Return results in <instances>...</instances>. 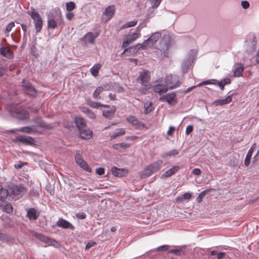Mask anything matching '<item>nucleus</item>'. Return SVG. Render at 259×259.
Segmentation results:
<instances>
[{
  "label": "nucleus",
  "instance_id": "nucleus-1",
  "mask_svg": "<svg viewBox=\"0 0 259 259\" xmlns=\"http://www.w3.org/2000/svg\"><path fill=\"white\" fill-rule=\"evenodd\" d=\"M33 20L36 33L41 31L43 25V20L39 13L33 8L30 7V10L27 12Z\"/></svg>",
  "mask_w": 259,
  "mask_h": 259
},
{
  "label": "nucleus",
  "instance_id": "nucleus-2",
  "mask_svg": "<svg viewBox=\"0 0 259 259\" xmlns=\"http://www.w3.org/2000/svg\"><path fill=\"white\" fill-rule=\"evenodd\" d=\"M161 36V34L159 32H156L153 33L149 38L145 40L142 44H139L136 46V49L139 50L142 49L145 50L148 48L151 47L154 44L158 41Z\"/></svg>",
  "mask_w": 259,
  "mask_h": 259
},
{
  "label": "nucleus",
  "instance_id": "nucleus-3",
  "mask_svg": "<svg viewBox=\"0 0 259 259\" xmlns=\"http://www.w3.org/2000/svg\"><path fill=\"white\" fill-rule=\"evenodd\" d=\"M10 112L13 116L21 120L26 119L29 117L28 112L21 106L16 105L12 107Z\"/></svg>",
  "mask_w": 259,
  "mask_h": 259
},
{
  "label": "nucleus",
  "instance_id": "nucleus-4",
  "mask_svg": "<svg viewBox=\"0 0 259 259\" xmlns=\"http://www.w3.org/2000/svg\"><path fill=\"white\" fill-rule=\"evenodd\" d=\"M256 36L253 33L248 34L246 37V40L244 41V47L245 51L248 53H252L255 50L256 45Z\"/></svg>",
  "mask_w": 259,
  "mask_h": 259
},
{
  "label": "nucleus",
  "instance_id": "nucleus-5",
  "mask_svg": "<svg viewBox=\"0 0 259 259\" xmlns=\"http://www.w3.org/2000/svg\"><path fill=\"white\" fill-rule=\"evenodd\" d=\"M150 72L148 70H143L139 72L137 81L140 82L141 85L145 89L147 90L150 88Z\"/></svg>",
  "mask_w": 259,
  "mask_h": 259
},
{
  "label": "nucleus",
  "instance_id": "nucleus-6",
  "mask_svg": "<svg viewBox=\"0 0 259 259\" xmlns=\"http://www.w3.org/2000/svg\"><path fill=\"white\" fill-rule=\"evenodd\" d=\"M64 25L63 19L61 15L48 16V28L54 29Z\"/></svg>",
  "mask_w": 259,
  "mask_h": 259
},
{
  "label": "nucleus",
  "instance_id": "nucleus-7",
  "mask_svg": "<svg viewBox=\"0 0 259 259\" xmlns=\"http://www.w3.org/2000/svg\"><path fill=\"white\" fill-rule=\"evenodd\" d=\"M165 84L168 86V88L169 90L175 89L181 84L179 78L177 75H168L164 79Z\"/></svg>",
  "mask_w": 259,
  "mask_h": 259
},
{
  "label": "nucleus",
  "instance_id": "nucleus-8",
  "mask_svg": "<svg viewBox=\"0 0 259 259\" xmlns=\"http://www.w3.org/2000/svg\"><path fill=\"white\" fill-rule=\"evenodd\" d=\"M75 159L77 165H79L82 169H83L84 170L89 172H91L92 171L91 168L82 158L80 151H78L76 152Z\"/></svg>",
  "mask_w": 259,
  "mask_h": 259
},
{
  "label": "nucleus",
  "instance_id": "nucleus-9",
  "mask_svg": "<svg viewBox=\"0 0 259 259\" xmlns=\"http://www.w3.org/2000/svg\"><path fill=\"white\" fill-rule=\"evenodd\" d=\"M161 79L156 80L155 81L156 84L154 85L152 87L153 91L158 93L159 95L166 93L169 89L167 85L165 84H161Z\"/></svg>",
  "mask_w": 259,
  "mask_h": 259
},
{
  "label": "nucleus",
  "instance_id": "nucleus-10",
  "mask_svg": "<svg viewBox=\"0 0 259 259\" xmlns=\"http://www.w3.org/2000/svg\"><path fill=\"white\" fill-rule=\"evenodd\" d=\"M159 100L162 102L166 101L170 105H174L178 102L176 94L174 92L161 96L160 97Z\"/></svg>",
  "mask_w": 259,
  "mask_h": 259
},
{
  "label": "nucleus",
  "instance_id": "nucleus-11",
  "mask_svg": "<svg viewBox=\"0 0 259 259\" xmlns=\"http://www.w3.org/2000/svg\"><path fill=\"white\" fill-rule=\"evenodd\" d=\"M126 121L138 130H142L146 127L145 124L135 116H129L126 118Z\"/></svg>",
  "mask_w": 259,
  "mask_h": 259
},
{
  "label": "nucleus",
  "instance_id": "nucleus-12",
  "mask_svg": "<svg viewBox=\"0 0 259 259\" xmlns=\"http://www.w3.org/2000/svg\"><path fill=\"white\" fill-rule=\"evenodd\" d=\"M99 34V33L98 32H96L95 34L92 32H88L82 37L81 40L85 43L94 44L95 40Z\"/></svg>",
  "mask_w": 259,
  "mask_h": 259
},
{
  "label": "nucleus",
  "instance_id": "nucleus-13",
  "mask_svg": "<svg viewBox=\"0 0 259 259\" xmlns=\"http://www.w3.org/2000/svg\"><path fill=\"white\" fill-rule=\"evenodd\" d=\"M140 34L134 32L127 35L125 40L123 42L122 47L126 48L128 46L139 37Z\"/></svg>",
  "mask_w": 259,
  "mask_h": 259
},
{
  "label": "nucleus",
  "instance_id": "nucleus-14",
  "mask_svg": "<svg viewBox=\"0 0 259 259\" xmlns=\"http://www.w3.org/2000/svg\"><path fill=\"white\" fill-rule=\"evenodd\" d=\"M22 87L25 93L31 96H35L36 95V91L35 89L30 84V83L26 80H23L22 82Z\"/></svg>",
  "mask_w": 259,
  "mask_h": 259
},
{
  "label": "nucleus",
  "instance_id": "nucleus-15",
  "mask_svg": "<svg viewBox=\"0 0 259 259\" xmlns=\"http://www.w3.org/2000/svg\"><path fill=\"white\" fill-rule=\"evenodd\" d=\"M57 226L63 228V229H70L71 230L74 229V227L70 224L68 221L62 219H59L56 222Z\"/></svg>",
  "mask_w": 259,
  "mask_h": 259
},
{
  "label": "nucleus",
  "instance_id": "nucleus-16",
  "mask_svg": "<svg viewBox=\"0 0 259 259\" xmlns=\"http://www.w3.org/2000/svg\"><path fill=\"white\" fill-rule=\"evenodd\" d=\"M113 175L115 177H122L126 176L128 171L124 169L118 168L115 166L113 167L111 169Z\"/></svg>",
  "mask_w": 259,
  "mask_h": 259
},
{
  "label": "nucleus",
  "instance_id": "nucleus-17",
  "mask_svg": "<svg viewBox=\"0 0 259 259\" xmlns=\"http://www.w3.org/2000/svg\"><path fill=\"white\" fill-rule=\"evenodd\" d=\"M0 54L8 59H12L14 58V53L9 48H1L0 49Z\"/></svg>",
  "mask_w": 259,
  "mask_h": 259
},
{
  "label": "nucleus",
  "instance_id": "nucleus-18",
  "mask_svg": "<svg viewBox=\"0 0 259 259\" xmlns=\"http://www.w3.org/2000/svg\"><path fill=\"white\" fill-rule=\"evenodd\" d=\"M17 139L19 142L27 145H32L35 142L33 138L26 136H19L17 137Z\"/></svg>",
  "mask_w": 259,
  "mask_h": 259
},
{
  "label": "nucleus",
  "instance_id": "nucleus-19",
  "mask_svg": "<svg viewBox=\"0 0 259 259\" xmlns=\"http://www.w3.org/2000/svg\"><path fill=\"white\" fill-rule=\"evenodd\" d=\"M79 131L80 137L82 139H90L92 137V131L89 129L81 128Z\"/></svg>",
  "mask_w": 259,
  "mask_h": 259
},
{
  "label": "nucleus",
  "instance_id": "nucleus-20",
  "mask_svg": "<svg viewBox=\"0 0 259 259\" xmlns=\"http://www.w3.org/2000/svg\"><path fill=\"white\" fill-rule=\"evenodd\" d=\"M255 145H256L255 143L253 144V145L251 146L250 148L249 149V150L246 155L245 160H244V165L246 166H248L250 163L251 156L252 155V153L255 149Z\"/></svg>",
  "mask_w": 259,
  "mask_h": 259
},
{
  "label": "nucleus",
  "instance_id": "nucleus-21",
  "mask_svg": "<svg viewBox=\"0 0 259 259\" xmlns=\"http://www.w3.org/2000/svg\"><path fill=\"white\" fill-rule=\"evenodd\" d=\"M232 95H229L224 99L217 100L213 102V104L215 106H222L227 104L232 101Z\"/></svg>",
  "mask_w": 259,
  "mask_h": 259
},
{
  "label": "nucleus",
  "instance_id": "nucleus-22",
  "mask_svg": "<svg viewBox=\"0 0 259 259\" xmlns=\"http://www.w3.org/2000/svg\"><path fill=\"white\" fill-rule=\"evenodd\" d=\"M74 121L78 130L84 128L86 126L85 120L81 117H75Z\"/></svg>",
  "mask_w": 259,
  "mask_h": 259
},
{
  "label": "nucleus",
  "instance_id": "nucleus-23",
  "mask_svg": "<svg viewBox=\"0 0 259 259\" xmlns=\"http://www.w3.org/2000/svg\"><path fill=\"white\" fill-rule=\"evenodd\" d=\"M12 192L15 195L20 194L26 191V188L22 185H14L12 187Z\"/></svg>",
  "mask_w": 259,
  "mask_h": 259
},
{
  "label": "nucleus",
  "instance_id": "nucleus-24",
  "mask_svg": "<svg viewBox=\"0 0 259 259\" xmlns=\"http://www.w3.org/2000/svg\"><path fill=\"white\" fill-rule=\"evenodd\" d=\"M39 214L36 213V210L33 208H29L27 210V217L30 220H36L37 219Z\"/></svg>",
  "mask_w": 259,
  "mask_h": 259
},
{
  "label": "nucleus",
  "instance_id": "nucleus-25",
  "mask_svg": "<svg viewBox=\"0 0 259 259\" xmlns=\"http://www.w3.org/2000/svg\"><path fill=\"white\" fill-rule=\"evenodd\" d=\"M163 164V161L161 160H158L154 163L149 165L153 172H155L160 169Z\"/></svg>",
  "mask_w": 259,
  "mask_h": 259
},
{
  "label": "nucleus",
  "instance_id": "nucleus-26",
  "mask_svg": "<svg viewBox=\"0 0 259 259\" xmlns=\"http://www.w3.org/2000/svg\"><path fill=\"white\" fill-rule=\"evenodd\" d=\"M153 172L149 165L145 167L142 172L140 173V178L141 179L145 178L151 176Z\"/></svg>",
  "mask_w": 259,
  "mask_h": 259
},
{
  "label": "nucleus",
  "instance_id": "nucleus-27",
  "mask_svg": "<svg viewBox=\"0 0 259 259\" xmlns=\"http://www.w3.org/2000/svg\"><path fill=\"white\" fill-rule=\"evenodd\" d=\"M180 167L178 166H175L172 168L166 170L164 174L162 175L164 177H168L174 175L176 172L178 171Z\"/></svg>",
  "mask_w": 259,
  "mask_h": 259
},
{
  "label": "nucleus",
  "instance_id": "nucleus-28",
  "mask_svg": "<svg viewBox=\"0 0 259 259\" xmlns=\"http://www.w3.org/2000/svg\"><path fill=\"white\" fill-rule=\"evenodd\" d=\"M243 70L244 68L241 64H237L236 66V68L233 72L234 75L236 77H239L242 76Z\"/></svg>",
  "mask_w": 259,
  "mask_h": 259
},
{
  "label": "nucleus",
  "instance_id": "nucleus-29",
  "mask_svg": "<svg viewBox=\"0 0 259 259\" xmlns=\"http://www.w3.org/2000/svg\"><path fill=\"white\" fill-rule=\"evenodd\" d=\"M101 66L102 65L100 63H98L94 65L90 69V72L92 75L95 77L97 76Z\"/></svg>",
  "mask_w": 259,
  "mask_h": 259
},
{
  "label": "nucleus",
  "instance_id": "nucleus-30",
  "mask_svg": "<svg viewBox=\"0 0 259 259\" xmlns=\"http://www.w3.org/2000/svg\"><path fill=\"white\" fill-rule=\"evenodd\" d=\"M115 7L114 6H110L107 7L104 13V14L106 15L107 16L109 17V19L111 18L114 14L115 12Z\"/></svg>",
  "mask_w": 259,
  "mask_h": 259
},
{
  "label": "nucleus",
  "instance_id": "nucleus-31",
  "mask_svg": "<svg viewBox=\"0 0 259 259\" xmlns=\"http://www.w3.org/2000/svg\"><path fill=\"white\" fill-rule=\"evenodd\" d=\"M130 147V144L125 143H121L115 144L113 145V148L114 149L120 150L121 149H126Z\"/></svg>",
  "mask_w": 259,
  "mask_h": 259
},
{
  "label": "nucleus",
  "instance_id": "nucleus-32",
  "mask_svg": "<svg viewBox=\"0 0 259 259\" xmlns=\"http://www.w3.org/2000/svg\"><path fill=\"white\" fill-rule=\"evenodd\" d=\"M102 115L107 118L111 119L114 116V111L111 109L108 110H104L102 111Z\"/></svg>",
  "mask_w": 259,
  "mask_h": 259
},
{
  "label": "nucleus",
  "instance_id": "nucleus-33",
  "mask_svg": "<svg viewBox=\"0 0 259 259\" xmlns=\"http://www.w3.org/2000/svg\"><path fill=\"white\" fill-rule=\"evenodd\" d=\"M231 83V80L230 79L228 78H224L222 80H221L220 81L218 82V85L219 86V87L221 88L222 90H223L224 89V86L226 84H229Z\"/></svg>",
  "mask_w": 259,
  "mask_h": 259
},
{
  "label": "nucleus",
  "instance_id": "nucleus-34",
  "mask_svg": "<svg viewBox=\"0 0 259 259\" xmlns=\"http://www.w3.org/2000/svg\"><path fill=\"white\" fill-rule=\"evenodd\" d=\"M8 196V190L0 185V200L5 199Z\"/></svg>",
  "mask_w": 259,
  "mask_h": 259
},
{
  "label": "nucleus",
  "instance_id": "nucleus-35",
  "mask_svg": "<svg viewBox=\"0 0 259 259\" xmlns=\"http://www.w3.org/2000/svg\"><path fill=\"white\" fill-rule=\"evenodd\" d=\"M90 107L94 108H98L100 107H108L109 108V105H103L98 102H95L93 101H90L88 104Z\"/></svg>",
  "mask_w": 259,
  "mask_h": 259
},
{
  "label": "nucleus",
  "instance_id": "nucleus-36",
  "mask_svg": "<svg viewBox=\"0 0 259 259\" xmlns=\"http://www.w3.org/2000/svg\"><path fill=\"white\" fill-rule=\"evenodd\" d=\"M144 113L147 114L150 113L153 110L152 102L146 103L144 104Z\"/></svg>",
  "mask_w": 259,
  "mask_h": 259
},
{
  "label": "nucleus",
  "instance_id": "nucleus-37",
  "mask_svg": "<svg viewBox=\"0 0 259 259\" xmlns=\"http://www.w3.org/2000/svg\"><path fill=\"white\" fill-rule=\"evenodd\" d=\"M49 246H53L55 247H58L60 246L59 243L56 241L55 239H52V238H48V240L47 242L46 243Z\"/></svg>",
  "mask_w": 259,
  "mask_h": 259
},
{
  "label": "nucleus",
  "instance_id": "nucleus-38",
  "mask_svg": "<svg viewBox=\"0 0 259 259\" xmlns=\"http://www.w3.org/2000/svg\"><path fill=\"white\" fill-rule=\"evenodd\" d=\"M125 133V130L124 128H120L118 130V131L115 133H114L111 137V139H114L116 138L122 136L124 135Z\"/></svg>",
  "mask_w": 259,
  "mask_h": 259
},
{
  "label": "nucleus",
  "instance_id": "nucleus-39",
  "mask_svg": "<svg viewBox=\"0 0 259 259\" xmlns=\"http://www.w3.org/2000/svg\"><path fill=\"white\" fill-rule=\"evenodd\" d=\"M3 210L4 211L10 213L13 212V207L10 203L5 202L4 203Z\"/></svg>",
  "mask_w": 259,
  "mask_h": 259
},
{
  "label": "nucleus",
  "instance_id": "nucleus-40",
  "mask_svg": "<svg viewBox=\"0 0 259 259\" xmlns=\"http://www.w3.org/2000/svg\"><path fill=\"white\" fill-rule=\"evenodd\" d=\"M104 90V88L102 87H98L96 90L95 91L94 93H93V97L95 99H100L101 98L99 97V94L103 92Z\"/></svg>",
  "mask_w": 259,
  "mask_h": 259
},
{
  "label": "nucleus",
  "instance_id": "nucleus-41",
  "mask_svg": "<svg viewBox=\"0 0 259 259\" xmlns=\"http://www.w3.org/2000/svg\"><path fill=\"white\" fill-rule=\"evenodd\" d=\"M76 7L75 4L73 2H68L66 4V10L68 12L73 11Z\"/></svg>",
  "mask_w": 259,
  "mask_h": 259
},
{
  "label": "nucleus",
  "instance_id": "nucleus-42",
  "mask_svg": "<svg viewBox=\"0 0 259 259\" xmlns=\"http://www.w3.org/2000/svg\"><path fill=\"white\" fill-rule=\"evenodd\" d=\"M138 22L137 20H134L130 22H128L127 23L124 24L121 27V29H125L131 27L135 26L137 25Z\"/></svg>",
  "mask_w": 259,
  "mask_h": 259
},
{
  "label": "nucleus",
  "instance_id": "nucleus-43",
  "mask_svg": "<svg viewBox=\"0 0 259 259\" xmlns=\"http://www.w3.org/2000/svg\"><path fill=\"white\" fill-rule=\"evenodd\" d=\"M17 131L18 132H22V133L30 134L32 132V129L31 127L25 126V127H23L19 130H17Z\"/></svg>",
  "mask_w": 259,
  "mask_h": 259
},
{
  "label": "nucleus",
  "instance_id": "nucleus-44",
  "mask_svg": "<svg viewBox=\"0 0 259 259\" xmlns=\"http://www.w3.org/2000/svg\"><path fill=\"white\" fill-rule=\"evenodd\" d=\"M36 237L40 241L44 242L45 243H47V242L49 238V237H48L47 236L41 234H36Z\"/></svg>",
  "mask_w": 259,
  "mask_h": 259
},
{
  "label": "nucleus",
  "instance_id": "nucleus-45",
  "mask_svg": "<svg viewBox=\"0 0 259 259\" xmlns=\"http://www.w3.org/2000/svg\"><path fill=\"white\" fill-rule=\"evenodd\" d=\"M209 191L208 190H204L203 191H202V192H201L199 195L198 196V197H197L196 198V201L198 202V203H200L202 201L204 196L205 195V194H206L207 192H208Z\"/></svg>",
  "mask_w": 259,
  "mask_h": 259
},
{
  "label": "nucleus",
  "instance_id": "nucleus-46",
  "mask_svg": "<svg viewBox=\"0 0 259 259\" xmlns=\"http://www.w3.org/2000/svg\"><path fill=\"white\" fill-rule=\"evenodd\" d=\"M15 26V23L13 22L10 23L6 27V29L5 30V34H7L8 35L9 33L11 31L13 27Z\"/></svg>",
  "mask_w": 259,
  "mask_h": 259
},
{
  "label": "nucleus",
  "instance_id": "nucleus-47",
  "mask_svg": "<svg viewBox=\"0 0 259 259\" xmlns=\"http://www.w3.org/2000/svg\"><path fill=\"white\" fill-rule=\"evenodd\" d=\"M162 0H151L153 8H157L161 2Z\"/></svg>",
  "mask_w": 259,
  "mask_h": 259
},
{
  "label": "nucleus",
  "instance_id": "nucleus-48",
  "mask_svg": "<svg viewBox=\"0 0 259 259\" xmlns=\"http://www.w3.org/2000/svg\"><path fill=\"white\" fill-rule=\"evenodd\" d=\"M169 248L168 245H163L159 246L157 248V250L158 251H166Z\"/></svg>",
  "mask_w": 259,
  "mask_h": 259
},
{
  "label": "nucleus",
  "instance_id": "nucleus-49",
  "mask_svg": "<svg viewBox=\"0 0 259 259\" xmlns=\"http://www.w3.org/2000/svg\"><path fill=\"white\" fill-rule=\"evenodd\" d=\"M96 173L100 176L105 174V169L103 167L98 168L96 169Z\"/></svg>",
  "mask_w": 259,
  "mask_h": 259
},
{
  "label": "nucleus",
  "instance_id": "nucleus-50",
  "mask_svg": "<svg viewBox=\"0 0 259 259\" xmlns=\"http://www.w3.org/2000/svg\"><path fill=\"white\" fill-rule=\"evenodd\" d=\"M193 130V126L191 125L187 126L186 129V135H189Z\"/></svg>",
  "mask_w": 259,
  "mask_h": 259
},
{
  "label": "nucleus",
  "instance_id": "nucleus-51",
  "mask_svg": "<svg viewBox=\"0 0 259 259\" xmlns=\"http://www.w3.org/2000/svg\"><path fill=\"white\" fill-rule=\"evenodd\" d=\"M76 217L79 219H84L86 218V214L84 212H79L76 214Z\"/></svg>",
  "mask_w": 259,
  "mask_h": 259
},
{
  "label": "nucleus",
  "instance_id": "nucleus-52",
  "mask_svg": "<svg viewBox=\"0 0 259 259\" xmlns=\"http://www.w3.org/2000/svg\"><path fill=\"white\" fill-rule=\"evenodd\" d=\"M74 14L72 12H69L66 14V19L69 21L71 20L74 17Z\"/></svg>",
  "mask_w": 259,
  "mask_h": 259
},
{
  "label": "nucleus",
  "instance_id": "nucleus-53",
  "mask_svg": "<svg viewBox=\"0 0 259 259\" xmlns=\"http://www.w3.org/2000/svg\"><path fill=\"white\" fill-rule=\"evenodd\" d=\"M192 197V194L190 193H185L183 195V199L189 200Z\"/></svg>",
  "mask_w": 259,
  "mask_h": 259
},
{
  "label": "nucleus",
  "instance_id": "nucleus-54",
  "mask_svg": "<svg viewBox=\"0 0 259 259\" xmlns=\"http://www.w3.org/2000/svg\"><path fill=\"white\" fill-rule=\"evenodd\" d=\"M201 170L198 168H195L192 171V173L195 176H199L201 174Z\"/></svg>",
  "mask_w": 259,
  "mask_h": 259
},
{
  "label": "nucleus",
  "instance_id": "nucleus-55",
  "mask_svg": "<svg viewBox=\"0 0 259 259\" xmlns=\"http://www.w3.org/2000/svg\"><path fill=\"white\" fill-rule=\"evenodd\" d=\"M216 80L214 79L213 80H207L204 81L202 84H216Z\"/></svg>",
  "mask_w": 259,
  "mask_h": 259
},
{
  "label": "nucleus",
  "instance_id": "nucleus-56",
  "mask_svg": "<svg viewBox=\"0 0 259 259\" xmlns=\"http://www.w3.org/2000/svg\"><path fill=\"white\" fill-rule=\"evenodd\" d=\"M178 154V152L176 150H172L171 151H170L169 152H168L166 155L171 156H175Z\"/></svg>",
  "mask_w": 259,
  "mask_h": 259
},
{
  "label": "nucleus",
  "instance_id": "nucleus-57",
  "mask_svg": "<svg viewBox=\"0 0 259 259\" xmlns=\"http://www.w3.org/2000/svg\"><path fill=\"white\" fill-rule=\"evenodd\" d=\"M175 130V128L173 126L169 127L167 132V134L169 136H172L174 134V132Z\"/></svg>",
  "mask_w": 259,
  "mask_h": 259
},
{
  "label": "nucleus",
  "instance_id": "nucleus-58",
  "mask_svg": "<svg viewBox=\"0 0 259 259\" xmlns=\"http://www.w3.org/2000/svg\"><path fill=\"white\" fill-rule=\"evenodd\" d=\"M226 254V253L224 252H219L217 254V258L218 259H222L225 257Z\"/></svg>",
  "mask_w": 259,
  "mask_h": 259
},
{
  "label": "nucleus",
  "instance_id": "nucleus-59",
  "mask_svg": "<svg viewBox=\"0 0 259 259\" xmlns=\"http://www.w3.org/2000/svg\"><path fill=\"white\" fill-rule=\"evenodd\" d=\"M241 5L244 9H247L249 7V3L247 1H242Z\"/></svg>",
  "mask_w": 259,
  "mask_h": 259
},
{
  "label": "nucleus",
  "instance_id": "nucleus-60",
  "mask_svg": "<svg viewBox=\"0 0 259 259\" xmlns=\"http://www.w3.org/2000/svg\"><path fill=\"white\" fill-rule=\"evenodd\" d=\"M21 26L22 29L24 32V34H25L26 32L27 31V26L24 24H21Z\"/></svg>",
  "mask_w": 259,
  "mask_h": 259
},
{
  "label": "nucleus",
  "instance_id": "nucleus-61",
  "mask_svg": "<svg viewBox=\"0 0 259 259\" xmlns=\"http://www.w3.org/2000/svg\"><path fill=\"white\" fill-rule=\"evenodd\" d=\"M82 111V112L87 114L88 115L91 112H92V111L91 109L88 108H83Z\"/></svg>",
  "mask_w": 259,
  "mask_h": 259
},
{
  "label": "nucleus",
  "instance_id": "nucleus-62",
  "mask_svg": "<svg viewBox=\"0 0 259 259\" xmlns=\"http://www.w3.org/2000/svg\"><path fill=\"white\" fill-rule=\"evenodd\" d=\"M82 111V112L87 114L88 115L91 112H92V111L91 109L88 108H83Z\"/></svg>",
  "mask_w": 259,
  "mask_h": 259
},
{
  "label": "nucleus",
  "instance_id": "nucleus-63",
  "mask_svg": "<svg viewBox=\"0 0 259 259\" xmlns=\"http://www.w3.org/2000/svg\"><path fill=\"white\" fill-rule=\"evenodd\" d=\"M82 111V112L87 114L88 115L91 112H92V111L91 109L88 108H83Z\"/></svg>",
  "mask_w": 259,
  "mask_h": 259
},
{
  "label": "nucleus",
  "instance_id": "nucleus-64",
  "mask_svg": "<svg viewBox=\"0 0 259 259\" xmlns=\"http://www.w3.org/2000/svg\"><path fill=\"white\" fill-rule=\"evenodd\" d=\"M24 165V164L21 163V162H19V163H17L15 165V166L16 168H21Z\"/></svg>",
  "mask_w": 259,
  "mask_h": 259
}]
</instances>
